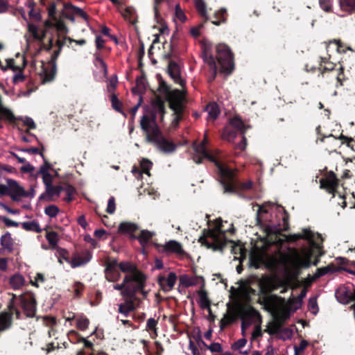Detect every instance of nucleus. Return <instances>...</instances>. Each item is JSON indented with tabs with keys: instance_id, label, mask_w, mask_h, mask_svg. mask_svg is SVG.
Here are the masks:
<instances>
[{
	"instance_id": "obj_52",
	"label": "nucleus",
	"mask_w": 355,
	"mask_h": 355,
	"mask_svg": "<svg viewBox=\"0 0 355 355\" xmlns=\"http://www.w3.org/2000/svg\"><path fill=\"white\" fill-rule=\"evenodd\" d=\"M85 289V285L80 282H75L73 285V291L76 297H80Z\"/></svg>"
},
{
	"instance_id": "obj_38",
	"label": "nucleus",
	"mask_w": 355,
	"mask_h": 355,
	"mask_svg": "<svg viewBox=\"0 0 355 355\" xmlns=\"http://www.w3.org/2000/svg\"><path fill=\"white\" fill-rule=\"evenodd\" d=\"M21 226L26 231L36 233H41L42 232V229L40 227L39 223L37 220L23 222L21 223Z\"/></svg>"
},
{
	"instance_id": "obj_16",
	"label": "nucleus",
	"mask_w": 355,
	"mask_h": 355,
	"mask_svg": "<svg viewBox=\"0 0 355 355\" xmlns=\"http://www.w3.org/2000/svg\"><path fill=\"white\" fill-rule=\"evenodd\" d=\"M157 113L155 110L151 111L150 114H144L140 120V126L146 136L151 134L155 128L160 129L156 121Z\"/></svg>"
},
{
	"instance_id": "obj_43",
	"label": "nucleus",
	"mask_w": 355,
	"mask_h": 355,
	"mask_svg": "<svg viewBox=\"0 0 355 355\" xmlns=\"http://www.w3.org/2000/svg\"><path fill=\"white\" fill-rule=\"evenodd\" d=\"M46 239H47L52 249H56L57 248H58V234L56 232L47 231L46 234Z\"/></svg>"
},
{
	"instance_id": "obj_13",
	"label": "nucleus",
	"mask_w": 355,
	"mask_h": 355,
	"mask_svg": "<svg viewBox=\"0 0 355 355\" xmlns=\"http://www.w3.org/2000/svg\"><path fill=\"white\" fill-rule=\"evenodd\" d=\"M185 96L180 90H176L173 98L168 102L169 108L173 110V116L183 119L185 110Z\"/></svg>"
},
{
	"instance_id": "obj_5",
	"label": "nucleus",
	"mask_w": 355,
	"mask_h": 355,
	"mask_svg": "<svg viewBox=\"0 0 355 355\" xmlns=\"http://www.w3.org/2000/svg\"><path fill=\"white\" fill-rule=\"evenodd\" d=\"M198 241L202 245L206 246L208 249L220 252L224 250L227 242L233 243L232 241L227 239L226 231L223 229L221 223L214 228L205 229Z\"/></svg>"
},
{
	"instance_id": "obj_27",
	"label": "nucleus",
	"mask_w": 355,
	"mask_h": 355,
	"mask_svg": "<svg viewBox=\"0 0 355 355\" xmlns=\"http://www.w3.org/2000/svg\"><path fill=\"white\" fill-rule=\"evenodd\" d=\"M147 89V82L145 72L141 70V76L136 79V85L132 88V92L135 94H139L140 96L145 94Z\"/></svg>"
},
{
	"instance_id": "obj_57",
	"label": "nucleus",
	"mask_w": 355,
	"mask_h": 355,
	"mask_svg": "<svg viewBox=\"0 0 355 355\" xmlns=\"http://www.w3.org/2000/svg\"><path fill=\"white\" fill-rule=\"evenodd\" d=\"M59 212V208L54 205H51L45 207L44 213L51 218L55 217Z\"/></svg>"
},
{
	"instance_id": "obj_29",
	"label": "nucleus",
	"mask_w": 355,
	"mask_h": 355,
	"mask_svg": "<svg viewBox=\"0 0 355 355\" xmlns=\"http://www.w3.org/2000/svg\"><path fill=\"white\" fill-rule=\"evenodd\" d=\"M57 73V64L49 66L48 67H43L42 73H40L42 83L43 84L52 82Z\"/></svg>"
},
{
	"instance_id": "obj_59",
	"label": "nucleus",
	"mask_w": 355,
	"mask_h": 355,
	"mask_svg": "<svg viewBox=\"0 0 355 355\" xmlns=\"http://www.w3.org/2000/svg\"><path fill=\"white\" fill-rule=\"evenodd\" d=\"M281 329L282 327L274 321L269 324L266 331L270 335H275L280 332Z\"/></svg>"
},
{
	"instance_id": "obj_33",
	"label": "nucleus",
	"mask_w": 355,
	"mask_h": 355,
	"mask_svg": "<svg viewBox=\"0 0 355 355\" xmlns=\"http://www.w3.org/2000/svg\"><path fill=\"white\" fill-rule=\"evenodd\" d=\"M158 90L161 94L165 95L166 100L169 102L173 98L175 92L179 89L172 90L171 87L164 80L161 79L159 83Z\"/></svg>"
},
{
	"instance_id": "obj_55",
	"label": "nucleus",
	"mask_w": 355,
	"mask_h": 355,
	"mask_svg": "<svg viewBox=\"0 0 355 355\" xmlns=\"http://www.w3.org/2000/svg\"><path fill=\"white\" fill-rule=\"evenodd\" d=\"M69 6L72 9V10L75 15L80 16L86 21H87L89 20V15L87 14V12L83 11L81 8H80L77 6H75L72 4H69Z\"/></svg>"
},
{
	"instance_id": "obj_12",
	"label": "nucleus",
	"mask_w": 355,
	"mask_h": 355,
	"mask_svg": "<svg viewBox=\"0 0 355 355\" xmlns=\"http://www.w3.org/2000/svg\"><path fill=\"white\" fill-rule=\"evenodd\" d=\"M19 305L28 318H33L37 310V302L33 293H26L19 297Z\"/></svg>"
},
{
	"instance_id": "obj_62",
	"label": "nucleus",
	"mask_w": 355,
	"mask_h": 355,
	"mask_svg": "<svg viewBox=\"0 0 355 355\" xmlns=\"http://www.w3.org/2000/svg\"><path fill=\"white\" fill-rule=\"evenodd\" d=\"M180 284L185 288L195 286V283L191 282V277L187 275H183L180 277Z\"/></svg>"
},
{
	"instance_id": "obj_7",
	"label": "nucleus",
	"mask_w": 355,
	"mask_h": 355,
	"mask_svg": "<svg viewBox=\"0 0 355 355\" xmlns=\"http://www.w3.org/2000/svg\"><path fill=\"white\" fill-rule=\"evenodd\" d=\"M259 314L258 311L252 306L246 307L240 304L235 303L234 305L227 304V311L223 318L220 320V329L223 330L226 327L232 324L239 318L243 316L252 317Z\"/></svg>"
},
{
	"instance_id": "obj_6",
	"label": "nucleus",
	"mask_w": 355,
	"mask_h": 355,
	"mask_svg": "<svg viewBox=\"0 0 355 355\" xmlns=\"http://www.w3.org/2000/svg\"><path fill=\"white\" fill-rule=\"evenodd\" d=\"M284 284V282L279 279L267 278L264 281L259 282V293L263 295L262 300H259V303L268 308H275L277 301L284 302V298L282 297L275 294L270 295V293L281 288Z\"/></svg>"
},
{
	"instance_id": "obj_20",
	"label": "nucleus",
	"mask_w": 355,
	"mask_h": 355,
	"mask_svg": "<svg viewBox=\"0 0 355 355\" xmlns=\"http://www.w3.org/2000/svg\"><path fill=\"white\" fill-rule=\"evenodd\" d=\"M337 300L343 304L354 302L352 308H355V290L352 292L345 288L337 289L335 293Z\"/></svg>"
},
{
	"instance_id": "obj_48",
	"label": "nucleus",
	"mask_w": 355,
	"mask_h": 355,
	"mask_svg": "<svg viewBox=\"0 0 355 355\" xmlns=\"http://www.w3.org/2000/svg\"><path fill=\"white\" fill-rule=\"evenodd\" d=\"M110 101L113 109L116 112L123 114L125 116H126V114L122 111V103L119 100V98H117L116 95L114 93H112L110 95Z\"/></svg>"
},
{
	"instance_id": "obj_14",
	"label": "nucleus",
	"mask_w": 355,
	"mask_h": 355,
	"mask_svg": "<svg viewBox=\"0 0 355 355\" xmlns=\"http://www.w3.org/2000/svg\"><path fill=\"white\" fill-rule=\"evenodd\" d=\"M6 193L1 194V196H8L13 201H19L21 198H27L29 196L26 191L16 180L8 178L6 180Z\"/></svg>"
},
{
	"instance_id": "obj_18",
	"label": "nucleus",
	"mask_w": 355,
	"mask_h": 355,
	"mask_svg": "<svg viewBox=\"0 0 355 355\" xmlns=\"http://www.w3.org/2000/svg\"><path fill=\"white\" fill-rule=\"evenodd\" d=\"M340 269H343V266L337 267L334 263H330L325 267L319 268L311 278L306 279V284L309 286L311 284L312 282L315 279L324 276L327 274H333L336 272H339L340 271Z\"/></svg>"
},
{
	"instance_id": "obj_56",
	"label": "nucleus",
	"mask_w": 355,
	"mask_h": 355,
	"mask_svg": "<svg viewBox=\"0 0 355 355\" xmlns=\"http://www.w3.org/2000/svg\"><path fill=\"white\" fill-rule=\"evenodd\" d=\"M40 155L42 157L44 164L40 166L38 174H41L42 175L44 174L49 173L48 171L51 168V165L49 163L43 153H40Z\"/></svg>"
},
{
	"instance_id": "obj_39",
	"label": "nucleus",
	"mask_w": 355,
	"mask_h": 355,
	"mask_svg": "<svg viewBox=\"0 0 355 355\" xmlns=\"http://www.w3.org/2000/svg\"><path fill=\"white\" fill-rule=\"evenodd\" d=\"M231 125L237 130L241 135H245L248 127L244 124L241 118L234 116L230 119Z\"/></svg>"
},
{
	"instance_id": "obj_19",
	"label": "nucleus",
	"mask_w": 355,
	"mask_h": 355,
	"mask_svg": "<svg viewBox=\"0 0 355 355\" xmlns=\"http://www.w3.org/2000/svg\"><path fill=\"white\" fill-rule=\"evenodd\" d=\"M176 280L177 275L173 272H171L167 277L162 275H159L157 277V283L161 289L165 293L169 292L174 288Z\"/></svg>"
},
{
	"instance_id": "obj_8",
	"label": "nucleus",
	"mask_w": 355,
	"mask_h": 355,
	"mask_svg": "<svg viewBox=\"0 0 355 355\" xmlns=\"http://www.w3.org/2000/svg\"><path fill=\"white\" fill-rule=\"evenodd\" d=\"M146 140L147 142L155 144L157 148L164 153H171L176 149V144L168 141L164 137L162 130L157 128L153 132L146 135Z\"/></svg>"
},
{
	"instance_id": "obj_42",
	"label": "nucleus",
	"mask_w": 355,
	"mask_h": 355,
	"mask_svg": "<svg viewBox=\"0 0 355 355\" xmlns=\"http://www.w3.org/2000/svg\"><path fill=\"white\" fill-rule=\"evenodd\" d=\"M178 33L177 32H175L171 38V42L169 44L170 52L164 55L166 59H170L172 56V54L175 51L178 44Z\"/></svg>"
},
{
	"instance_id": "obj_40",
	"label": "nucleus",
	"mask_w": 355,
	"mask_h": 355,
	"mask_svg": "<svg viewBox=\"0 0 355 355\" xmlns=\"http://www.w3.org/2000/svg\"><path fill=\"white\" fill-rule=\"evenodd\" d=\"M24 282L25 279L24 277L19 273L12 275L9 280L11 287L15 290L21 288L24 284Z\"/></svg>"
},
{
	"instance_id": "obj_28",
	"label": "nucleus",
	"mask_w": 355,
	"mask_h": 355,
	"mask_svg": "<svg viewBox=\"0 0 355 355\" xmlns=\"http://www.w3.org/2000/svg\"><path fill=\"white\" fill-rule=\"evenodd\" d=\"M139 230L137 224L132 222H122L119 224L118 227V232L122 234H128L130 239H132V236L135 235L134 233Z\"/></svg>"
},
{
	"instance_id": "obj_58",
	"label": "nucleus",
	"mask_w": 355,
	"mask_h": 355,
	"mask_svg": "<svg viewBox=\"0 0 355 355\" xmlns=\"http://www.w3.org/2000/svg\"><path fill=\"white\" fill-rule=\"evenodd\" d=\"M308 309L314 315L318 312L319 308L315 297H311L308 302Z\"/></svg>"
},
{
	"instance_id": "obj_50",
	"label": "nucleus",
	"mask_w": 355,
	"mask_h": 355,
	"mask_svg": "<svg viewBox=\"0 0 355 355\" xmlns=\"http://www.w3.org/2000/svg\"><path fill=\"white\" fill-rule=\"evenodd\" d=\"M69 340L72 343H81L83 337H82L78 332L75 330H71L67 334Z\"/></svg>"
},
{
	"instance_id": "obj_26",
	"label": "nucleus",
	"mask_w": 355,
	"mask_h": 355,
	"mask_svg": "<svg viewBox=\"0 0 355 355\" xmlns=\"http://www.w3.org/2000/svg\"><path fill=\"white\" fill-rule=\"evenodd\" d=\"M90 252L86 250L82 255L76 254L71 259L70 264L72 268H77L87 263L92 259Z\"/></svg>"
},
{
	"instance_id": "obj_21",
	"label": "nucleus",
	"mask_w": 355,
	"mask_h": 355,
	"mask_svg": "<svg viewBox=\"0 0 355 355\" xmlns=\"http://www.w3.org/2000/svg\"><path fill=\"white\" fill-rule=\"evenodd\" d=\"M135 288L128 286V289L123 293V297L125 298V304L129 309L134 311L137 309L136 303L140 302V299L135 295Z\"/></svg>"
},
{
	"instance_id": "obj_47",
	"label": "nucleus",
	"mask_w": 355,
	"mask_h": 355,
	"mask_svg": "<svg viewBox=\"0 0 355 355\" xmlns=\"http://www.w3.org/2000/svg\"><path fill=\"white\" fill-rule=\"evenodd\" d=\"M331 45H334L336 48V50L338 53H345L347 51L346 47H345L344 44L339 40H334L333 41H330L326 46L327 51L329 52V49Z\"/></svg>"
},
{
	"instance_id": "obj_34",
	"label": "nucleus",
	"mask_w": 355,
	"mask_h": 355,
	"mask_svg": "<svg viewBox=\"0 0 355 355\" xmlns=\"http://www.w3.org/2000/svg\"><path fill=\"white\" fill-rule=\"evenodd\" d=\"M154 15H155V19L156 20L157 23L160 25L159 28V32L161 34H168L169 29L164 21V19L161 17L159 11V8L157 7V6H154Z\"/></svg>"
},
{
	"instance_id": "obj_24",
	"label": "nucleus",
	"mask_w": 355,
	"mask_h": 355,
	"mask_svg": "<svg viewBox=\"0 0 355 355\" xmlns=\"http://www.w3.org/2000/svg\"><path fill=\"white\" fill-rule=\"evenodd\" d=\"M155 246L162 247V249L160 250V251H162V252H173L176 253L178 254H184L182 245L176 241H169L168 242L166 243V244L164 245L155 244Z\"/></svg>"
},
{
	"instance_id": "obj_32",
	"label": "nucleus",
	"mask_w": 355,
	"mask_h": 355,
	"mask_svg": "<svg viewBox=\"0 0 355 355\" xmlns=\"http://www.w3.org/2000/svg\"><path fill=\"white\" fill-rule=\"evenodd\" d=\"M330 55H329V58L327 57H320V64L318 67V70L321 72V73H324L325 72L332 71L335 69L336 67V64L329 61Z\"/></svg>"
},
{
	"instance_id": "obj_22",
	"label": "nucleus",
	"mask_w": 355,
	"mask_h": 355,
	"mask_svg": "<svg viewBox=\"0 0 355 355\" xmlns=\"http://www.w3.org/2000/svg\"><path fill=\"white\" fill-rule=\"evenodd\" d=\"M316 133L318 135L316 139V143L318 141L324 142L326 139L333 138L334 141L336 139H340L342 141V144H346L348 147L352 148L351 146V143L354 141V139L351 137H346L341 134L338 137H334L333 135L330 134L329 135H324L321 134V126L318 125L315 129Z\"/></svg>"
},
{
	"instance_id": "obj_45",
	"label": "nucleus",
	"mask_w": 355,
	"mask_h": 355,
	"mask_svg": "<svg viewBox=\"0 0 355 355\" xmlns=\"http://www.w3.org/2000/svg\"><path fill=\"white\" fill-rule=\"evenodd\" d=\"M26 64V61L24 57H23V65L19 68V70H17L18 73L15 74L12 78V83L17 84L19 83L24 82L26 79V76L23 74V70Z\"/></svg>"
},
{
	"instance_id": "obj_10",
	"label": "nucleus",
	"mask_w": 355,
	"mask_h": 355,
	"mask_svg": "<svg viewBox=\"0 0 355 355\" xmlns=\"http://www.w3.org/2000/svg\"><path fill=\"white\" fill-rule=\"evenodd\" d=\"M301 239L307 241L311 248L318 249L320 247L318 246V244H315V241L317 240H319L320 241H324V239L320 234L314 233L308 228H303L302 233L291 234L288 236V241L291 242H296Z\"/></svg>"
},
{
	"instance_id": "obj_46",
	"label": "nucleus",
	"mask_w": 355,
	"mask_h": 355,
	"mask_svg": "<svg viewBox=\"0 0 355 355\" xmlns=\"http://www.w3.org/2000/svg\"><path fill=\"white\" fill-rule=\"evenodd\" d=\"M291 313L288 309L282 310L279 315L275 319V322L281 327H283L285 321L290 318Z\"/></svg>"
},
{
	"instance_id": "obj_51",
	"label": "nucleus",
	"mask_w": 355,
	"mask_h": 355,
	"mask_svg": "<svg viewBox=\"0 0 355 355\" xmlns=\"http://www.w3.org/2000/svg\"><path fill=\"white\" fill-rule=\"evenodd\" d=\"M118 83V78L116 75L111 76L108 80V84L107 85V90L111 94L114 93V90L116 88Z\"/></svg>"
},
{
	"instance_id": "obj_2",
	"label": "nucleus",
	"mask_w": 355,
	"mask_h": 355,
	"mask_svg": "<svg viewBox=\"0 0 355 355\" xmlns=\"http://www.w3.org/2000/svg\"><path fill=\"white\" fill-rule=\"evenodd\" d=\"M218 173L219 182L223 187V193L239 195L243 191L252 189L253 187L252 180L242 182L237 180L236 172L227 166L218 167Z\"/></svg>"
},
{
	"instance_id": "obj_64",
	"label": "nucleus",
	"mask_w": 355,
	"mask_h": 355,
	"mask_svg": "<svg viewBox=\"0 0 355 355\" xmlns=\"http://www.w3.org/2000/svg\"><path fill=\"white\" fill-rule=\"evenodd\" d=\"M309 343L306 340H302L299 346H294L295 355H300L308 346Z\"/></svg>"
},
{
	"instance_id": "obj_3",
	"label": "nucleus",
	"mask_w": 355,
	"mask_h": 355,
	"mask_svg": "<svg viewBox=\"0 0 355 355\" xmlns=\"http://www.w3.org/2000/svg\"><path fill=\"white\" fill-rule=\"evenodd\" d=\"M323 241L317 240L315 244L320 248H311L305 257H302L297 252H295V255L289 258V263L292 267L293 272V277L297 278L300 273V269L302 268H307L311 266V264L317 266L320 262V257L324 254L323 251Z\"/></svg>"
},
{
	"instance_id": "obj_1",
	"label": "nucleus",
	"mask_w": 355,
	"mask_h": 355,
	"mask_svg": "<svg viewBox=\"0 0 355 355\" xmlns=\"http://www.w3.org/2000/svg\"><path fill=\"white\" fill-rule=\"evenodd\" d=\"M216 57L212 55L208 46H205L202 51L203 60L209 68V82L215 80L218 72L227 76L234 69V54L230 48L225 44H219L216 46Z\"/></svg>"
},
{
	"instance_id": "obj_17",
	"label": "nucleus",
	"mask_w": 355,
	"mask_h": 355,
	"mask_svg": "<svg viewBox=\"0 0 355 355\" xmlns=\"http://www.w3.org/2000/svg\"><path fill=\"white\" fill-rule=\"evenodd\" d=\"M64 186L52 185L45 189V191L39 196L40 201L51 202L58 199L62 191H63Z\"/></svg>"
},
{
	"instance_id": "obj_61",
	"label": "nucleus",
	"mask_w": 355,
	"mask_h": 355,
	"mask_svg": "<svg viewBox=\"0 0 355 355\" xmlns=\"http://www.w3.org/2000/svg\"><path fill=\"white\" fill-rule=\"evenodd\" d=\"M208 112H209V116L213 119H216V118H218L219 114H220V110L218 107V105L216 104H211L209 105L208 107Z\"/></svg>"
},
{
	"instance_id": "obj_4",
	"label": "nucleus",
	"mask_w": 355,
	"mask_h": 355,
	"mask_svg": "<svg viewBox=\"0 0 355 355\" xmlns=\"http://www.w3.org/2000/svg\"><path fill=\"white\" fill-rule=\"evenodd\" d=\"M120 271L128 273L125 276L136 277L138 274H144L138 270L137 266L130 261L119 263L116 259H107L105 263V276L108 282H117L121 277Z\"/></svg>"
},
{
	"instance_id": "obj_11",
	"label": "nucleus",
	"mask_w": 355,
	"mask_h": 355,
	"mask_svg": "<svg viewBox=\"0 0 355 355\" xmlns=\"http://www.w3.org/2000/svg\"><path fill=\"white\" fill-rule=\"evenodd\" d=\"M193 150L195 154L193 155L192 159L196 164H200L204 159H207L211 162L214 163L218 170V167H223L224 165L218 161L214 156L209 154L207 148L203 144H193Z\"/></svg>"
},
{
	"instance_id": "obj_63",
	"label": "nucleus",
	"mask_w": 355,
	"mask_h": 355,
	"mask_svg": "<svg viewBox=\"0 0 355 355\" xmlns=\"http://www.w3.org/2000/svg\"><path fill=\"white\" fill-rule=\"evenodd\" d=\"M247 344V340L244 338L239 339L235 341L231 346V348L234 351H239L242 349L243 347L245 346Z\"/></svg>"
},
{
	"instance_id": "obj_49",
	"label": "nucleus",
	"mask_w": 355,
	"mask_h": 355,
	"mask_svg": "<svg viewBox=\"0 0 355 355\" xmlns=\"http://www.w3.org/2000/svg\"><path fill=\"white\" fill-rule=\"evenodd\" d=\"M195 5L196 8L198 10V12L200 13V15L205 17L207 20V10H206V5L203 0H195Z\"/></svg>"
},
{
	"instance_id": "obj_60",
	"label": "nucleus",
	"mask_w": 355,
	"mask_h": 355,
	"mask_svg": "<svg viewBox=\"0 0 355 355\" xmlns=\"http://www.w3.org/2000/svg\"><path fill=\"white\" fill-rule=\"evenodd\" d=\"M152 162L148 159H142L140 162V166L143 173L150 175V170L152 167Z\"/></svg>"
},
{
	"instance_id": "obj_44",
	"label": "nucleus",
	"mask_w": 355,
	"mask_h": 355,
	"mask_svg": "<svg viewBox=\"0 0 355 355\" xmlns=\"http://www.w3.org/2000/svg\"><path fill=\"white\" fill-rule=\"evenodd\" d=\"M63 191H65L66 193V196L64 198V200L68 203L73 201V196L76 193L75 187L69 184H65L64 185Z\"/></svg>"
},
{
	"instance_id": "obj_41",
	"label": "nucleus",
	"mask_w": 355,
	"mask_h": 355,
	"mask_svg": "<svg viewBox=\"0 0 355 355\" xmlns=\"http://www.w3.org/2000/svg\"><path fill=\"white\" fill-rule=\"evenodd\" d=\"M227 11L225 9L222 8L220 10L216 12L214 15V19L211 20V23L216 26H219L221 23H224L226 21Z\"/></svg>"
},
{
	"instance_id": "obj_53",
	"label": "nucleus",
	"mask_w": 355,
	"mask_h": 355,
	"mask_svg": "<svg viewBox=\"0 0 355 355\" xmlns=\"http://www.w3.org/2000/svg\"><path fill=\"white\" fill-rule=\"evenodd\" d=\"M89 320L86 317H80L78 318L76 327L80 331H85L88 328Z\"/></svg>"
},
{
	"instance_id": "obj_9",
	"label": "nucleus",
	"mask_w": 355,
	"mask_h": 355,
	"mask_svg": "<svg viewBox=\"0 0 355 355\" xmlns=\"http://www.w3.org/2000/svg\"><path fill=\"white\" fill-rule=\"evenodd\" d=\"M17 296L12 294V298L8 304V311L0 313V332L11 327L12 323V315L15 314L17 319H21V312L15 306Z\"/></svg>"
},
{
	"instance_id": "obj_25",
	"label": "nucleus",
	"mask_w": 355,
	"mask_h": 355,
	"mask_svg": "<svg viewBox=\"0 0 355 355\" xmlns=\"http://www.w3.org/2000/svg\"><path fill=\"white\" fill-rule=\"evenodd\" d=\"M146 279L147 277L145 274H138L135 277L133 287L135 288V295L138 293H141L144 297H146L148 292L145 291V287L146 286Z\"/></svg>"
},
{
	"instance_id": "obj_37",
	"label": "nucleus",
	"mask_w": 355,
	"mask_h": 355,
	"mask_svg": "<svg viewBox=\"0 0 355 355\" xmlns=\"http://www.w3.org/2000/svg\"><path fill=\"white\" fill-rule=\"evenodd\" d=\"M339 6L342 11L355 14V0H339Z\"/></svg>"
},
{
	"instance_id": "obj_30",
	"label": "nucleus",
	"mask_w": 355,
	"mask_h": 355,
	"mask_svg": "<svg viewBox=\"0 0 355 355\" xmlns=\"http://www.w3.org/2000/svg\"><path fill=\"white\" fill-rule=\"evenodd\" d=\"M154 233L151 232L147 230H143L141 231L139 235H132V239H137L139 241L141 248L143 249V252L144 253V249L146 245L149 243V241L152 239L154 236Z\"/></svg>"
},
{
	"instance_id": "obj_15",
	"label": "nucleus",
	"mask_w": 355,
	"mask_h": 355,
	"mask_svg": "<svg viewBox=\"0 0 355 355\" xmlns=\"http://www.w3.org/2000/svg\"><path fill=\"white\" fill-rule=\"evenodd\" d=\"M320 187L326 190L329 193L336 196L339 185V180L333 171L329 172L324 178L320 180Z\"/></svg>"
},
{
	"instance_id": "obj_23",
	"label": "nucleus",
	"mask_w": 355,
	"mask_h": 355,
	"mask_svg": "<svg viewBox=\"0 0 355 355\" xmlns=\"http://www.w3.org/2000/svg\"><path fill=\"white\" fill-rule=\"evenodd\" d=\"M168 73L170 77L174 80L175 83L183 86L184 81L181 78L180 68L176 62L173 60H170L168 62Z\"/></svg>"
},
{
	"instance_id": "obj_54",
	"label": "nucleus",
	"mask_w": 355,
	"mask_h": 355,
	"mask_svg": "<svg viewBox=\"0 0 355 355\" xmlns=\"http://www.w3.org/2000/svg\"><path fill=\"white\" fill-rule=\"evenodd\" d=\"M119 11L125 19H129L130 21L135 12V10L132 6H128L123 10L119 8Z\"/></svg>"
},
{
	"instance_id": "obj_35",
	"label": "nucleus",
	"mask_w": 355,
	"mask_h": 355,
	"mask_svg": "<svg viewBox=\"0 0 355 355\" xmlns=\"http://www.w3.org/2000/svg\"><path fill=\"white\" fill-rule=\"evenodd\" d=\"M135 277L133 276H125L121 284L114 285V289L120 291L121 295L123 296V293L128 289V286L133 287Z\"/></svg>"
},
{
	"instance_id": "obj_31",
	"label": "nucleus",
	"mask_w": 355,
	"mask_h": 355,
	"mask_svg": "<svg viewBox=\"0 0 355 355\" xmlns=\"http://www.w3.org/2000/svg\"><path fill=\"white\" fill-rule=\"evenodd\" d=\"M0 117H1L2 119L7 120L9 123H12L14 127L21 130V128L17 125V121L21 120V119L16 117L10 110L3 107L0 110Z\"/></svg>"
},
{
	"instance_id": "obj_36",
	"label": "nucleus",
	"mask_w": 355,
	"mask_h": 355,
	"mask_svg": "<svg viewBox=\"0 0 355 355\" xmlns=\"http://www.w3.org/2000/svg\"><path fill=\"white\" fill-rule=\"evenodd\" d=\"M1 245L4 250L8 252H12L13 250V240L11 234L9 232L2 235L0 239Z\"/></svg>"
}]
</instances>
